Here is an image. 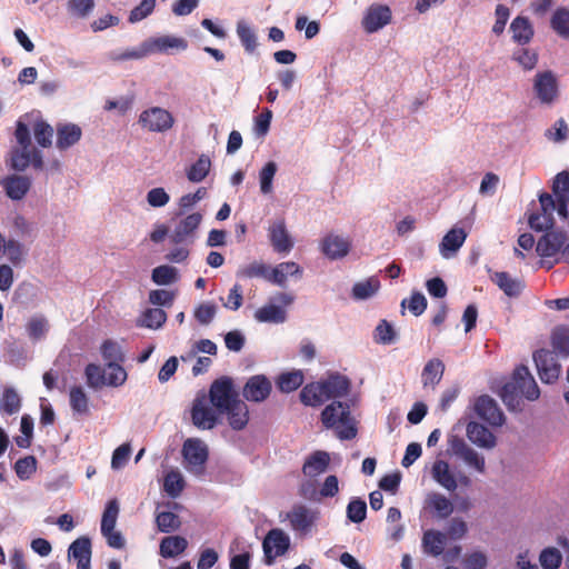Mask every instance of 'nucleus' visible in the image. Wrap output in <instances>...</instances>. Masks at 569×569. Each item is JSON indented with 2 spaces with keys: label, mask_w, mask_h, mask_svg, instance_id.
Listing matches in <instances>:
<instances>
[{
  "label": "nucleus",
  "mask_w": 569,
  "mask_h": 569,
  "mask_svg": "<svg viewBox=\"0 0 569 569\" xmlns=\"http://www.w3.org/2000/svg\"><path fill=\"white\" fill-rule=\"evenodd\" d=\"M551 345L555 351L569 356V328L558 326L551 333Z\"/></svg>",
  "instance_id": "nucleus-46"
},
{
  "label": "nucleus",
  "mask_w": 569,
  "mask_h": 569,
  "mask_svg": "<svg viewBox=\"0 0 569 569\" xmlns=\"http://www.w3.org/2000/svg\"><path fill=\"white\" fill-rule=\"evenodd\" d=\"M380 281L376 277H370L365 281H360L352 287V297L357 300H365L378 292Z\"/></svg>",
  "instance_id": "nucleus-40"
},
{
  "label": "nucleus",
  "mask_w": 569,
  "mask_h": 569,
  "mask_svg": "<svg viewBox=\"0 0 569 569\" xmlns=\"http://www.w3.org/2000/svg\"><path fill=\"white\" fill-rule=\"evenodd\" d=\"M156 525L160 532H172L180 528L181 520L178 515L170 511H161L156 516Z\"/></svg>",
  "instance_id": "nucleus-47"
},
{
  "label": "nucleus",
  "mask_w": 569,
  "mask_h": 569,
  "mask_svg": "<svg viewBox=\"0 0 569 569\" xmlns=\"http://www.w3.org/2000/svg\"><path fill=\"white\" fill-rule=\"evenodd\" d=\"M350 379L340 372H330L326 379L306 385L301 391H350Z\"/></svg>",
  "instance_id": "nucleus-14"
},
{
  "label": "nucleus",
  "mask_w": 569,
  "mask_h": 569,
  "mask_svg": "<svg viewBox=\"0 0 569 569\" xmlns=\"http://www.w3.org/2000/svg\"><path fill=\"white\" fill-rule=\"evenodd\" d=\"M539 561L543 569H558L561 565L562 556L557 548L549 547L541 551Z\"/></svg>",
  "instance_id": "nucleus-51"
},
{
  "label": "nucleus",
  "mask_w": 569,
  "mask_h": 569,
  "mask_svg": "<svg viewBox=\"0 0 569 569\" xmlns=\"http://www.w3.org/2000/svg\"><path fill=\"white\" fill-rule=\"evenodd\" d=\"M82 136V130L78 124L64 123L57 127V148L66 150L76 144Z\"/></svg>",
  "instance_id": "nucleus-25"
},
{
  "label": "nucleus",
  "mask_w": 569,
  "mask_h": 569,
  "mask_svg": "<svg viewBox=\"0 0 569 569\" xmlns=\"http://www.w3.org/2000/svg\"><path fill=\"white\" fill-rule=\"evenodd\" d=\"M321 421L326 428H336L342 440H350L357 436L356 427L350 423V407L347 402L332 401L321 412Z\"/></svg>",
  "instance_id": "nucleus-1"
},
{
  "label": "nucleus",
  "mask_w": 569,
  "mask_h": 569,
  "mask_svg": "<svg viewBox=\"0 0 569 569\" xmlns=\"http://www.w3.org/2000/svg\"><path fill=\"white\" fill-rule=\"evenodd\" d=\"M271 119L272 111L268 108L254 118V132L257 133V136L264 137L268 133L270 129Z\"/></svg>",
  "instance_id": "nucleus-61"
},
{
  "label": "nucleus",
  "mask_w": 569,
  "mask_h": 569,
  "mask_svg": "<svg viewBox=\"0 0 569 569\" xmlns=\"http://www.w3.org/2000/svg\"><path fill=\"white\" fill-rule=\"evenodd\" d=\"M119 516V503L117 499L107 502L101 519V531H110L116 528Z\"/></svg>",
  "instance_id": "nucleus-48"
},
{
  "label": "nucleus",
  "mask_w": 569,
  "mask_h": 569,
  "mask_svg": "<svg viewBox=\"0 0 569 569\" xmlns=\"http://www.w3.org/2000/svg\"><path fill=\"white\" fill-rule=\"evenodd\" d=\"M68 11L79 18L87 17L94 8L93 0H69L67 3Z\"/></svg>",
  "instance_id": "nucleus-58"
},
{
  "label": "nucleus",
  "mask_w": 569,
  "mask_h": 569,
  "mask_svg": "<svg viewBox=\"0 0 569 569\" xmlns=\"http://www.w3.org/2000/svg\"><path fill=\"white\" fill-rule=\"evenodd\" d=\"M37 470V459L33 456L20 458L14 463V471L21 480L29 479Z\"/></svg>",
  "instance_id": "nucleus-52"
},
{
  "label": "nucleus",
  "mask_w": 569,
  "mask_h": 569,
  "mask_svg": "<svg viewBox=\"0 0 569 569\" xmlns=\"http://www.w3.org/2000/svg\"><path fill=\"white\" fill-rule=\"evenodd\" d=\"M446 545V535L433 529L423 532L422 548L423 551L433 557H439L443 553Z\"/></svg>",
  "instance_id": "nucleus-29"
},
{
  "label": "nucleus",
  "mask_w": 569,
  "mask_h": 569,
  "mask_svg": "<svg viewBox=\"0 0 569 569\" xmlns=\"http://www.w3.org/2000/svg\"><path fill=\"white\" fill-rule=\"evenodd\" d=\"M330 463V457L326 451L311 453L302 466V472L307 477H316L325 472Z\"/></svg>",
  "instance_id": "nucleus-26"
},
{
  "label": "nucleus",
  "mask_w": 569,
  "mask_h": 569,
  "mask_svg": "<svg viewBox=\"0 0 569 569\" xmlns=\"http://www.w3.org/2000/svg\"><path fill=\"white\" fill-rule=\"evenodd\" d=\"M210 168H211L210 158L202 154L188 169L187 177L191 182H200L208 176Z\"/></svg>",
  "instance_id": "nucleus-43"
},
{
  "label": "nucleus",
  "mask_w": 569,
  "mask_h": 569,
  "mask_svg": "<svg viewBox=\"0 0 569 569\" xmlns=\"http://www.w3.org/2000/svg\"><path fill=\"white\" fill-rule=\"evenodd\" d=\"M533 88L537 97L543 103H551L558 94V82L551 71L538 73Z\"/></svg>",
  "instance_id": "nucleus-16"
},
{
  "label": "nucleus",
  "mask_w": 569,
  "mask_h": 569,
  "mask_svg": "<svg viewBox=\"0 0 569 569\" xmlns=\"http://www.w3.org/2000/svg\"><path fill=\"white\" fill-rule=\"evenodd\" d=\"M289 548L290 538L283 530L279 528L269 530L262 541L264 565H273L276 559L286 555Z\"/></svg>",
  "instance_id": "nucleus-8"
},
{
  "label": "nucleus",
  "mask_w": 569,
  "mask_h": 569,
  "mask_svg": "<svg viewBox=\"0 0 569 569\" xmlns=\"http://www.w3.org/2000/svg\"><path fill=\"white\" fill-rule=\"evenodd\" d=\"M433 479L448 491H455L457 489V479L450 471L449 463L445 460H436L432 470Z\"/></svg>",
  "instance_id": "nucleus-27"
},
{
  "label": "nucleus",
  "mask_w": 569,
  "mask_h": 569,
  "mask_svg": "<svg viewBox=\"0 0 569 569\" xmlns=\"http://www.w3.org/2000/svg\"><path fill=\"white\" fill-rule=\"evenodd\" d=\"M149 52L170 53L172 50H186L188 42L183 38L173 36H161L146 42Z\"/></svg>",
  "instance_id": "nucleus-20"
},
{
  "label": "nucleus",
  "mask_w": 569,
  "mask_h": 569,
  "mask_svg": "<svg viewBox=\"0 0 569 569\" xmlns=\"http://www.w3.org/2000/svg\"><path fill=\"white\" fill-rule=\"evenodd\" d=\"M240 393H210L218 398V409L221 416H226L229 426L233 430H242L249 421V410L244 401L239 399Z\"/></svg>",
  "instance_id": "nucleus-4"
},
{
  "label": "nucleus",
  "mask_w": 569,
  "mask_h": 569,
  "mask_svg": "<svg viewBox=\"0 0 569 569\" xmlns=\"http://www.w3.org/2000/svg\"><path fill=\"white\" fill-rule=\"evenodd\" d=\"M475 410L482 420L492 427H500L505 423L503 412L496 401L487 393H483L478 398L475 405Z\"/></svg>",
  "instance_id": "nucleus-13"
},
{
  "label": "nucleus",
  "mask_w": 569,
  "mask_h": 569,
  "mask_svg": "<svg viewBox=\"0 0 569 569\" xmlns=\"http://www.w3.org/2000/svg\"><path fill=\"white\" fill-rule=\"evenodd\" d=\"M467 233L462 228H452L442 238L439 249L443 258H450L463 244Z\"/></svg>",
  "instance_id": "nucleus-23"
},
{
  "label": "nucleus",
  "mask_w": 569,
  "mask_h": 569,
  "mask_svg": "<svg viewBox=\"0 0 569 569\" xmlns=\"http://www.w3.org/2000/svg\"><path fill=\"white\" fill-rule=\"evenodd\" d=\"M392 18L391 10L386 4H371L361 21L362 28L367 33H373L389 24Z\"/></svg>",
  "instance_id": "nucleus-11"
},
{
  "label": "nucleus",
  "mask_w": 569,
  "mask_h": 569,
  "mask_svg": "<svg viewBox=\"0 0 569 569\" xmlns=\"http://www.w3.org/2000/svg\"><path fill=\"white\" fill-rule=\"evenodd\" d=\"M425 505L426 508L436 512V515L441 519L448 518L453 511V505L451 501L438 492L429 493L425 500Z\"/></svg>",
  "instance_id": "nucleus-31"
},
{
  "label": "nucleus",
  "mask_w": 569,
  "mask_h": 569,
  "mask_svg": "<svg viewBox=\"0 0 569 569\" xmlns=\"http://www.w3.org/2000/svg\"><path fill=\"white\" fill-rule=\"evenodd\" d=\"M351 248V242L348 238L329 233L321 241L322 253L331 259L337 260L346 257Z\"/></svg>",
  "instance_id": "nucleus-17"
},
{
  "label": "nucleus",
  "mask_w": 569,
  "mask_h": 569,
  "mask_svg": "<svg viewBox=\"0 0 569 569\" xmlns=\"http://www.w3.org/2000/svg\"><path fill=\"white\" fill-rule=\"evenodd\" d=\"M319 515L320 512L317 509H311L302 503H296L287 512L286 518L292 531L299 536H307L316 527Z\"/></svg>",
  "instance_id": "nucleus-6"
},
{
  "label": "nucleus",
  "mask_w": 569,
  "mask_h": 569,
  "mask_svg": "<svg viewBox=\"0 0 569 569\" xmlns=\"http://www.w3.org/2000/svg\"><path fill=\"white\" fill-rule=\"evenodd\" d=\"M367 503L360 498L351 499L347 506V517L355 523H360L366 519Z\"/></svg>",
  "instance_id": "nucleus-50"
},
{
  "label": "nucleus",
  "mask_w": 569,
  "mask_h": 569,
  "mask_svg": "<svg viewBox=\"0 0 569 569\" xmlns=\"http://www.w3.org/2000/svg\"><path fill=\"white\" fill-rule=\"evenodd\" d=\"M91 540L88 537L76 539L68 549V556L77 561V569H90Z\"/></svg>",
  "instance_id": "nucleus-18"
},
{
  "label": "nucleus",
  "mask_w": 569,
  "mask_h": 569,
  "mask_svg": "<svg viewBox=\"0 0 569 569\" xmlns=\"http://www.w3.org/2000/svg\"><path fill=\"white\" fill-rule=\"evenodd\" d=\"M101 355L109 368L110 381L112 385H122L127 380V372L121 366L124 355L120 345L113 340H106L101 345Z\"/></svg>",
  "instance_id": "nucleus-5"
},
{
  "label": "nucleus",
  "mask_w": 569,
  "mask_h": 569,
  "mask_svg": "<svg viewBox=\"0 0 569 569\" xmlns=\"http://www.w3.org/2000/svg\"><path fill=\"white\" fill-rule=\"evenodd\" d=\"M302 270L298 263L293 261L281 262L274 268H270V282L283 286L288 276H301Z\"/></svg>",
  "instance_id": "nucleus-32"
},
{
  "label": "nucleus",
  "mask_w": 569,
  "mask_h": 569,
  "mask_svg": "<svg viewBox=\"0 0 569 569\" xmlns=\"http://www.w3.org/2000/svg\"><path fill=\"white\" fill-rule=\"evenodd\" d=\"M237 34H238L244 50L248 53L254 52L258 43H257V36H256V32L253 31V29L244 21H239L237 23Z\"/></svg>",
  "instance_id": "nucleus-45"
},
{
  "label": "nucleus",
  "mask_w": 569,
  "mask_h": 569,
  "mask_svg": "<svg viewBox=\"0 0 569 569\" xmlns=\"http://www.w3.org/2000/svg\"><path fill=\"white\" fill-rule=\"evenodd\" d=\"M87 383L91 388H101L103 386L119 387L120 385H112L110 381L109 368H101L98 365L89 363L84 370Z\"/></svg>",
  "instance_id": "nucleus-30"
},
{
  "label": "nucleus",
  "mask_w": 569,
  "mask_h": 569,
  "mask_svg": "<svg viewBox=\"0 0 569 569\" xmlns=\"http://www.w3.org/2000/svg\"><path fill=\"white\" fill-rule=\"evenodd\" d=\"M186 486L184 479L180 471L170 470L163 479V490L171 497L177 498L183 491Z\"/></svg>",
  "instance_id": "nucleus-41"
},
{
  "label": "nucleus",
  "mask_w": 569,
  "mask_h": 569,
  "mask_svg": "<svg viewBox=\"0 0 569 569\" xmlns=\"http://www.w3.org/2000/svg\"><path fill=\"white\" fill-rule=\"evenodd\" d=\"M499 391H540L535 378L525 365L515 368L510 380L505 382Z\"/></svg>",
  "instance_id": "nucleus-12"
},
{
  "label": "nucleus",
  "mask_w": 569,
  "mask_h": 569,
  "mask_svg": "<svg viewBox=\"0 0 569 569\" xmlns=\"http://www.w3.org/2000/svg\"><path fill=\"white\" fill-rule=\"evenodd\" d=\"M502 402L510 411H521L525 400L536 401L539 399L540 393H499Z\"/></svg>",
  "instance_id": "nucleus-42"
},
{
  "label": "nucleus",
  "mask_w": 569,
  "mask_h": 569,
  "mask_svg": "<svg viewBox=\"0 0 569 569\" xmlns=\"http://www.w3.org/2000/svg\"><path fill=\"white\" fill-rule=\"evenodd\" d=\"M468 439L478 447L491 449L496 446L495 435L483 425L471 421L467 425Z\"/></svg>",
  "instance_id": "nucleus-21"
},
{
  "label": "nucleus",
  "mask_w": 569,
  "mask_h": 569,
  "mask_svg": "<svg viewBox=\"0 0 569 569\" xmlns=\"http://www.w3.org/2000/svg\"><path fill=\"white\" fill-rule=\"evenodd\" d=\"M217 399L218 397L210 396V393H201L193 400L191 420L198 429L211 430L220 423L221 413L217 406Z\"/></svg>",
  "instance_id": "nucleus-3"
},
{
  "label": "nucleus",
  "mask_w": 569,
  "mask_h": 569,
  "mask_svg": "<svg viewBox=\"0 0 569 569\" xmlns=\"http://www.w3.org/2000/svg\"><path fill=\"white\" fill-rule=\"evenodd\" d=\"M268 237L273 250L278 253H287L293 247V241L283 219H278L270 224Z\"/></svg>",
  "instance_id": "nucleus-15"
},
{
  "label": "nucleus",
  "mask_w": 569,
  "mask_h": 569,
  "mask_svg": "<svg viewBox=\"0 0 569 569\" xmlns=\"http://www.w3.org/2000/svg\"><path fill=\"white\" fill-rule=\"evenodd\" d=\"M33 136L39 146L49 148L52 143L53 129L49 123L40 120L33 126Z\"/></svg>",
  "instance_id": "nucleus-49"
},
{
  "label": "nucleus",
  "mask_w": 569,
  "mask_h": 569,
  "mask_svg": "<svg viewBox=\"0 0 569 569\" xmlns=\"http://www.w3.org/2000/svg\"><path fill=\"white\" fill-rule=\"evenodd\" d=\"M167 320V313L160 308L146 310L138 319L137 325L149 329L160 328Z\"/></svg>",
  "instance_id": "nucleus-37"
},
{
  "label": "nucleus",
  "mask_w": 569,
  "mask_h": 569,
  "mask_svg": "<svg viewBox=\"0 0 569 569\" xmlns=\"http://www.w3.org/2000/svg\"><path fill=\"white\" fill-rule=\"evenodd\" d=\"M552 192L556 200L569 199V172L561 171L556 174L552 182Z\"/></svg>",
  "instance_id": "nucleus-55"
},
{
  "label": "nucleus",
  "mask_w": 569,
  "mask_h": 569,
  "mask_svg": "<svg viewBox=\"0 0 569 569\" xmlns=\"http://www.w3.org/2000/svg\"><path fill=\"white\" fill-rule=\"evenodd\" d=\"M465 569H485L488 565L487 556L481 551L469 553L463 560Z\"/></svg>",
  "instance_id": "nucleus-64"
},
{
  "label": "nucleus",
  "mask_w": 569,
  "mask_h": 569,
  "mask_svg": "<svg viewBox=\"0 0 569 569\" xmlns=\"http://www.w3.org/2000/svg\"><path fill=\"white\" fill-rule=\"evenodd\" d=\"M177 280V270L170 266H159L152 270V281L166 286Z\"/></svg>",
  "instance_id": "nucleus-54"
},
{
  "label": "nucleus",
  "mask_w": 569,
  "mask_h": 569,
  "mask_svg": "<svg viewBox=\"0 0 569 569\" xmlns=\"http://www.w3.org/2000/svg\"><path fill=\"white\" fill-rule=\"evenodd\" d=\"M138 122L150 132H166L173 127L174 118L163 108L151 107L140 113Z\"/></svg>",
  "instance_id": "nucleus-9"
},
{
  "label": "nucleus",
  "mask_w": 569,
  "mask_h": 569,
  "mask_svg": "<svg viewBox=\"0 0 569 569\" xmlns=\"http://www.w3.org/2000/svg\"><path fill=\"white\" fill-rule=\"evenodd\" d=\"M491 279L508 297H518L523 289V283L506 271L495 272Z\"/></svg>",
  "instance_id": "nucleus-33"
},
{
  "label": "nucleus",
  "mask_w": 569,
  "mask_h": 569,
  "mask_svg": "<svg viewBox=\"0 0 569 569\" xmlns=\"http://www.w3.org/2000/svg\"><path fill=\"white\" fill-rule=\"evenodd\" d=\"M254 318L259 322H273V323H281L286 320V312L284 310L276 305H267L261 308H259L254 312Z\"/></svg>",
  "instance_id": "nucleus-39"
},
{
  "label": "nucleus",
  "mask_w": 569,
  "mask_h": 569,
  "mask_svg": "<svg viewBox=\"0 0 569 569\" xmlns=\"http://www.w3.org/2000/svg\"><path fill=\"white\" fill-rule=\"evenodd\" d=\"M541 213H531L528 217V223L531 229L536 231L549 230L555 224L553 212L557 210L558 214L566 219L568 217V202L569 199L555 200L551 194L542 192L539 196Z\"/></svg>",
  "instance_id": "nucleus-2"
},
{
  "label": "nucleus",
  "mask_w": 569,
  "mask_h": 569,
  "mask_svg": "<svg viewBox=\"0 0 569 569\" xmlns=\"http://www.w3.org/2000/svg\"><path fill=\"white\" fill-rule=\"evenodd\" d=\"M533 361L538 376L543 383L552 385L559 379L561 366L553 351L547 349L537 350L533 353Z\"/></svg>",
  "instance_id": "nucleus-10"
},
{
  "label": "nucleus",
  "mask_w": 569,
  "mask_h": 569,
  "mask_svg": "<svg viewBox=\"0 0 569 569\" xmlns=\"http://www.w3.org/2000/svg\"><path fill=\"white\" fill-rule=\"evenodd\" d=\"M550 24L558 36L569 38V9L558 8L551 17Z\"/></svg>",
  "instance_id": "nucleus-44"
},
{
  "label": "nucleus",
  "mask_w": 569,
  "mask_h": 569,
  "mask_svg": "<svg viewBox=\"0 0 569 569\" xmlns=\"http://www.w3.org/2000/svg\"><path fill=\"white\" fill-rule=\"evenodd\" d=\"M510 30L513 41L521 46L529 43L535 34L533 27L529 19L521 16L512 20Z\"/></svg>",
  "instance_id": "nucleus-28"
},
{
  "label": "nucleus",
  "mask_w": 569,
  "mask_h": 569,
  "mask_svg": "<svg viewBox=\"0 0 569 569\" xmlns=\"http://www.w3.org/2000/svg\"><path fill=\"white\" fill-rule=\"evenodd\" d=\"M375 340L378 343L390 345L395 341L396 331L390 322L381 320L376 327Z\"/></svg>",
  "instance_id": "nucleus-56"
},
{
  "label": "nucleus",
  "mask_w": 569,
  "mask_h": 569,
  "mask_svg": "<svg viewBox=\"0 0 569 569\" xmlns=\"http://www.w3.org/2000/svg\"><path fill=\"white\" fill-rule=\"evenodd\" d=\"M305 381L302 370L296 369L292 371L282 372L276 380L279 391H296Z\"/></svg>",
  "instance_id": "nucleus-36"
},
{
  "label": "nucleus",
  "mask_w": 569,
  "mask_h": 569,
  "mask_svg": "<svg viewBox=\"0 0 569 569\" xmlns=\"http://www.w3.org/2000/svg\"><path fill=\"white\" fill-rule=\"evenodd\" d=\"M242 391H272V385L266 376L256 375L246 382Z\"/></svg>",
  "instance_id": "nucleus-60"
},
{
  "label": "nucleus",
  "mask_w": 569,
  "mask_h": 569,
  "mask_svg": "<svg viewBox=\"0 0 569 569\" xmlns=\"http://www.w3.org/2000/svg\"><path fill=\"white\" fill-rule=\"evenodd\" d=\"M237 277L244 279L262 278L270 282V267L260 261H253L237 271Z\"/></svg>",
  "instance_id": "nucleus-38"
},
{
  "label": "nucleus",
  "mask_w": 569,
  "mask_h": 569,
  "mask_svg": "<svg viewBox=\"0 0 569 569\" xmlns=\"http://www.w3.org/2000/svg\"><path fill=\"white\" fill-rule=\"evenodd\" d=\"M188 547V541L181 536H168L164 537L160 542V555L163 558H173L182 552Z\"/></svg>",
  "instance_id": "nucleus-34"
},
{
  "label": "nucleus",
  "mask_w": 569,
  "mask_h": 569,
  "mask_svg": "<svg viewBox=\"0 0 569 569\" xmlns=\"http://www.w3.org/2000/svg\"><path fill=\"white\" fill-rule=\"evenodd\" d=\"M277 172V164L273 161L267 162L259 172L260 190L263 194L272 190V180Z\"/></svg>",
  "instance_id": "nucleus-53"
},
{
  "label": "nucleus",
  "mask_w": 569,
  "mask_h": 569,
  "mask_svg": "<svg viewBox=\"0 0 569 569\" xmlns=\"http://www.w3.org/2000/svg\"><path fill=\"white\" fill-rule=\"evenodd\" d=\"M170 200V196L163 188H153L147 193V201L151 207H164Z\"/></svg>",
  "instance_id": "nucleus-62"
},
{
  "label": "nucleus",
  "mask_w": 569,
  "mask_h": 569,
  "mask_svg": "<svg viewBox=\"0 0 569 569\" xmlns=\"http://www.w3.org/2000/svg\"><path fill=\"white\" fill-rule=\"evenodd\" d=\"M154 7L156 0H142L139 6L131 10L129 21L134 23L147 18L154 10Z\"/></svg>",
  "instance_id": "nucleus-59"
},
{
  "label": "nucleus",
  "mask_w": 569,
  "mask_h": 569,
  "mask_svg": "<svg viewBox=\"0 0 569 569\" xmlns=\"http://www.w3.org/2000/svg\"><path fill=\"white\" fill-rule=\"evenodd\" d=\"M445 371V365L440 359H431L423 367L421 378L425 388H435L441 380Z\"/></svg>",
  "instance_id": "nucleus-35"
},
{
  "label": "nucleus",
  "mask_w": 569,
  "mask_h": 569,
  "mask_svg": "<svg viewBox=\"0 0 569 569\" xmlns=\"http://www.w3.org/2000/svg\"><path fill=\"white\" fill-rule=\"evenodd\" d=\"M566 240L563 232H547L538 240L536 251L542 258L553 257L562 249Z\"/></svg>",
  "instance_id": "nucleus-19"
},
{
  "label": "nucleus",
  "mask_w": 569,
  "mask_h": 569,
  "mask_svg": "<svg viewBox=\"0 0 569 569\" xmlns=\"http://www.w3.org/2000/svg\"><path fill=\"white\" fill-rule=\"evenodd\" d=\"M201 220L202 214L199 212H193L187 216L174 228L173 232L170 236L171 241L176 244L184 241L188 236H190L198 229L199 224L201 223Z\"/></svg>",
  "instance_id": "nucleus-24"
},
{
  "label": "nucleus",
  "mask_w": 569,
  "mask_h": 569,
  "mask_svg": "<svg viewBox=\"0 0 569 569\" xmlns=\"http://www.w3.org/2000/svg\"><path fill=\"white\" fill-rule=\"evenodd\" d=\"M182 456L189 472L200 476L204 472V466L209 457L208 447L198 438H189L183 442Z\"/></svg>",
  "instance_id": "nucleus-7"
},
{
  "label": "nucleus",
  "mask_w": 569,
  "mask_h": 569,
  "mask_svg": "<svg viewBox=\"0 0 569 569\" xmlns=\"http://www.w3.org/2000/svg\"><path fill=\"white\" fill-rule=\"evenodd\" d=\"M460 458H462L468 466L473 467L477 471L481 473L485 472V458L480 456L477 451H475L472 448L466 450V452H463V455Z\"/></svg>",
  "instance_id": "nucleus-63"
},
{
  "label": "nucleus",
  "mask_w": 569,
  "mask_h": 569,
  "mask_svg": "<svg viewBox=\"0 0 569 569\" xmlns=\"http://www.w3.org/2000/svg\"><path fill=\"white\" fill-rule=\"evenodd\" d=\"M216 313H217V307L214 303L203 302V303H200L194 309L193 316L200 325L207 326L213 320Z\"/></svg>",
  "instance_id": "nucleus-57"
},
{
  "label": "nucleus",
  "mask_w": 569,
  "mask_h": 569,
  "mask_svg": "<svg viewBox=\"0 0 569 569\" xmlns=\"http://www.w3.org/2000/svg\"><path fill=\"white\" fill-rule=\"evenodd\" d=\"M7 196L12 200H21L30 190L31 180L24 176L11 174L2 180Z\"/></svg>",
  "instance_id": "nucleus-22"
}]
</instances>
